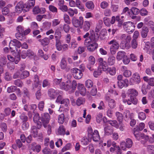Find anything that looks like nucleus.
Listing matches in <instances>:
<instances>
[{
	"mask_svg": "<svg viewBox=\"0 0 154 154\" xmlns=\"http://www.w3.org/2000/svg\"><path fill=\"white\" fill-rule=\"evenodd\" d=\"M123 26L125 30L129 33L133 32L135 29V26L134 23L131 21L124 23Z\"/></svg>",
	"mask_w": 154,
	"mask_h": 154,
	"instance_id": "f257e3e1",
	"label": "nucleus"
},
{
	"mask_svg": "<svg viewBox=\"0 0 154 154\" xmlns=\"http://www.w3.org/2000/svg\"><path fill=\"white\" fill-rule=\"evenodd\" d=\"M128 93L132 103L136 104L137 103V100L136 97L138 94L137 91L134 89H130L128 90Z\"/></svg>",
	"mask_w": 154,
	"mask_h": 154,
	"instance_id": "f03ea898",
	"label": "nucleus"
},
{
	"mask_svg": "<svg viewBox=\"0 0 154 154\" xmlns=\"http://www.w3.org/2000/svg\"><path fill=\"white\" fill-rule=\"evenodd\" d=\"M50 116L48 113H45L42 115L40 116L41 124H42L45 128L47 127L48 124L50 120Z\"/></svg>",
	"mask_w": 154,
	"mask_h": 154,
	"instance_id": "7ed1b4c3",
	"label": "nucleus"
},
{
	"mask_svg": "<svg viewBox=\"0 0 154 154\" xmlns=\"http://www.w3.org/2000/svg\"><path fill=\"white\" fill-rule=\"evenodd\" d=\"M108 44L111 45L110 48L111 53L112 54H115V51L114 50H117L119 48V45L118 42L115 39H113L108 42Z\"/></svg>",
	"mask_w": 154,
	"mask_h": 154,
	"instance_id": "20e7f679",
	"label": "nucleus"
},
{
	"mask_svg": "<svg viewBox=\"0 0 154 154\" xmlns=\"http://www.w3.org/2000/svg\"><path fill=\"white\" fill-rule=\"evenodd\" d=\"M72 23L75 27H80L81 28L83 23V18L82 17H80L79 19H77L76 17H74L72 19Z\"/></svg>",
	"mask_w": 154,
	"mask_h": 154,
	"instance_id": "39448f33",
	"label": "nucleus"
},
{
	"mask_svg": "<svg viewBox=\"0 0 154 154\" xmlns=\"http://www.w3.org/2000/svg\"><path fill=\"white\" fill-rule=\"evenodd\" d=\"M95 63V59L93 56H90L88 58V63L87 64V67L90 71L94 70L93 67Z\"/></svg>",
	"mask_w": 154,
	"mask_h": 154,
	"instance_id": "423d86ee",
	"label": "nucleus"
},
{
	"mask_svg": "<svg viewBox=\"0 0 154 154\" xmlns=\"http://www.w3.org/2000/svg\"><path fill=\"white\" fill-rule=\"evenodd\" d=\"M74 77L76 79H80L82 78L83 74L82 71L76 68H75L72 69Z\"/></svg>",
	"mask_w": 154,
	"mask_h": 154,
	"instance_id": "0eeeda50",
	"label": "nucleus"
},
{
	"mask_svg": "<svg viewBox=\"0 0 154 154\" xmlns=\"http://www.w3.org/2000/svg\"><path fill=\"white\" fill-rule=\"evenodd\" d=\"M140 82V76L137 73H135L133 75L132 77L131 78L130 80V85H133V82L137 84H139Z\"/></svg>",
	"mask_w": 154,
	"mask_h": 154,
	"instance_id": "6e6552de",
	"label": "nucleus"
},
{
	"mask_svg": "<svg viewBox=\"0 0 154 154\" xmlns=\"http://www.w3.org/2000/svg\"><path fill=\"white\" fill-rule=\"evenodd\" d=\"M25 4L22 2H19L15 8V11L16 12L20 13L22 11L25 12L24 9H26Z\"/></svg>",
	"mask_w": 154,
	"mask_h": 154,
	"instance_id": "1a4fd4ad",
	"label": "nucleus"
},
{
	"mask_svg": "<svg viewBox=\"0 0 154 154\" xmlns=\"http://www.w3.org/2000/svg\"><path fill=\"white\" fill-rule=\"evenodd\" d=\"M99 63L100 67L101 68V69L103 71H107L108 68V66L106 64V63L105 61H103V59L102 58H100L98 60Z\"/></svg>",
	"mask_w": 154,
	"mask_h": 154,
	"instance_id": "9d476101",
	"label": "nucleus"
},
{
	"mask_svg": "<svg viewBox=\"0 0 154 154\" xmlns=\"http://www.w3.org/2000/svg\"><path fill=\"white\" fill-rule=\"evenodd\" d=\"M91 24L92 23L90 21H83V24L81 28H82L84 31L87 32L90 29Z\"/></svg>",
	"mask_w": 154,
	"mask_h": 154,
	"instance_id": "9b49d317",
	"label": "nucleus"
},
{
	"mask_svg": "<svg viewBox=\"0 0 154 154\" xmlns=\"http://www.w3.org/2000/svg\"><path fill=\"white\" fill-rule=\"evenodd\" d=\"M105 98L106 100L108 101V105L110 108H114L116 106L115 100L111 98L109 96H106Z\"/></svg>",
	"mask_w": 154,
	"mask_h": 154,
	"instance_id": "f8f14e48",
	"label": "nucleus"
},
{
	"mask_svg": "<svg viewBox=\"0 0 154 154\" xmlns=\"http://www.w3.org/2000/svg\"><path fill=\"white\" fill-rule=\"evenodd\" d=\"M58 94V92L57 91L52 88L49 89L48 91V96L52 99L55 98Z\"/></svg>",
	"mask_w": 154,
	"mask_h": 154,
	"instance_id": "ddd939ff",
	"label": "nucleus"
},
{
	"mask_svg": "<svg viewBox=\"0 0 154 154\" xmlns=\"http://www.w3.org/2000/svg\"><path fill=\"white\" fill-rule=\"evenodd\" d=\"M118 85L119 88H122L124 86H128V81L127 79H125L124 80L118 81Z\"/></svg>",
	"mask_w": 154,
	"mask_h": 154,
	"instance_id": "4468645a",
	"label": "nucleus"
},
{
	"mask_svg": "<svg viewBox=\"0 0 154 154\" xmlns=\"http://www.w3.org/2000/svg\"><path fill=\"white\" fill-rule=\"evenodd\" d=\"M149 32V29L147 27L145 26L143 27L140 32L142 38H145L146 37Z\"/></svg>",
	"mask_w": 154,
	"mask_h": 154,
	"instance_id": "2eb2a0df",
	"label": "nucleus"
},
{
	"mask_svg": "<svg viewBox=\"0 0 154 154\" xmlns=\"http://www.w3.org/2000/svg\"><path fill=\"white\" fill-rule=\"evenodd\" d=\"M35 144L34 143H32L31 145L29 146V148L32 151L38 152L41 150V146L39 145L35 146Z\"/></svg>",
	"mask_w": 154,
	"mask_h": 154,
	"instance_id": "dca6fc26",
	"label": "nucleus"
},
{
	"mask_svg": "<svg viewBox=\"0 0 154 154\" xmlns=\"http://www.w3.org/2000/svg\"><path fill=\"white\" fill-rule=\"evenodd\" d=\"M92 137L94 141H98L100 139V136L97 130H95L93 134L90 136Z\"/></svg>",
	"mask_w": 154,
	"mask_h": 154,
	"instance_id": "f3484780",
	"label": "nucleus"
},
{
	"mask_svg": "<svg viewBox=\"0 0 154 154\" xmlns=\"http://www.w3.org/2000/svg\"><path fill=\"white\" fill-rule=\"evenodd\" d=\"M77 88L81 94L83 95H85L86 93V90L83 84L80 83L78 84Z\"/></svg>",
	"mask_w": 154,
	"mask_h": 154,
	"instance_id": "a211bd4d",
	"label": "nucleus"
},
{
	"mask_svg": "<svg viewBox=\"0 0 154 154\" xmlns=\"http://www.w3.org/2000/svg\"><path fill=\"white\" fill-rule=\"evenodd\" d=\"M98 47V44L96 42H94L91 44L90 45L87 47V50L91 52L94 51L95 49Z\"/></svg>",
	"mask_w": 154,
	"mask_h": 154,
	"instance_id": "6ab92c4d",
	"label": "nucleus"
},
{
	"mask_svg": "<svg viewBox=\"0 0 154 154\" xmlns=\"http://www.w3.org/2000/svg\"><path fill=\"white\" fill-rule=\"evenodd\" d=\"M104 130L105 134L108 135L112 134L113 132L112 127L109 126L104 127Z\"/></svg>",
	"mask_w": 154,
	"mask_h": 154,
	"instance_id": "aec40b11",
	"label": "nucleus"
},
{
	"mask_svg": "<svg viewBox=\"0 0 154 154\" xmlns=\"http://www.w3.org/2000/svg\"><path fill=\"white\" fill-rule=\"evenodd\" d=\"M38 41L41 43V44L43 46L48 45L50 43V40L49 38L47 37L38 40Z\"/></svg>",
	"mask_w": 154,
	"mask_h": 154,
	"instance_id": "412c9836",
	"label": "nucleus"
},
{
	"mask_svg": "<svg viewBox=\"0 0 154 154\" xmlns=\"http://www.w3.org/2000/svg\"><path fill=\"white\" fill-rule=\"evenodd\" d=\"M40 116L39 114L36 113H35L33 117V121L34 123L37 124L38 125H40L41 120H40Z\"/></svg>",
	"mask_w": 154,
	"mask_h": 154,
	"instance_id": "4be33fe9",
	"label": "nucleus"
},
{
	"mask_svg": "<svg viewBox=\"0 0 154 154\" xmlns=\"http://www.w3.org/2000/svg\"><path fill=\"white\" fill-rule=\"evenodd\" d=\"M35 4V0H29L28 5L25 4V6L26 7V9H24L25 12L29 11V8L34 5Z\"/></svg>",
	"mask_w": 154,
	"mask_h": 154,
	"instance_id": "5701e85b",
	"label": "nucleus"
},
{
	"mask_svg": "<svg viewBox=\"0 0 154 154\" xmlns=\"http://www.w3.org/2000/svg\"><path fill=\"white\" fill-rule=\"evenodd\" d=\"M9 47L11 52H15V50L17 51V49L16 48V46L14 44V42L13 41H11L9 43Z\"/></svg>",
	"mask_w": 154,
	"mask_h": 154,
	"instance_id": "b1692460",
	"label": "nucleus"
},
{
	"mask_svg": "<svg viewBox=\"0 0 154 154\" xmlns=\"http://www.w3.org/2000/svg\"><path fill=\"white\" fill-rule=\"evenodd\" d=\"M137 129L135 128L134 129V134L135 137L138 140H140L141 138H143V134H139L138 133L137 131H136Z\"/></svg>",
	"mask_w": 154,
	"mask_h": 154,
	"instance_id": "393cba45",
	"label": "nucleus"
},
{
	"mask_svg": "<svg viewBox=\"0 0 154 154\" xmlns=\"http://www.w3.org/2000/svg\"><path fill=\"white\" fill-rule=\"evenodd\" d=\"M92 41H93L92 39L90 36H89V38L85 39L84 41V45L87 48L91 44L93 43Z\"/></svg>",
	"mask_w": 154,
	"mask_h": 154,
	"instance_id": "a878e982",
	"label": "nucleus"
},
{
	"mask_svg": "<svg viewBox=\"0 0 154 154\" xmlns=\"http://www.w3.org/2000/svg\"><path fill=\"white\" fill-rule=\"evenodd\" d=\"M60 87L63 89L67 91L71 88L70 85L68 84H65L64 82H62L60 84Z\"/></svg>",
	"mask_w": 154,
	"mask_h": 154,
	"instance_id": "bb28decb",
	"label": "nucleus"
},
{
	"mask_svg": "<svg viewBox=\"0 0 154 154\" xmlns=\"http://www.w3.org/2000/svg\"><path fill=\"white\" fill-rule=\"evenodd\" d=\"M115 59L114 57L113 56H110L108 58L107 63L110 66L113 65L115 62Z\"/></svg>",
	"mask_w": 154,
	"mask_h": 154,
	"instance_id": "cd10ccee",
	"label": "nucleus"
},
{
	"mask_svg": "<svg viewBox=\"0 0 154 154\" xmlns=\"http://www.w3.org/2000/svg\"><path fill=\"white\" fill-rule=\"evenodd\" d=\"M86 7L88 9L93 10L94 7V5L92 1H89L86 2L85 4Z\"/></svg>",
	"mask_w": 154,
	"mask_h": 154,
	"instance_id": "c85d7f7f",
	"label": "nucleus"
},
{
	"mask_svg": "<svg viewBox=\"0 0 154 154\" xmlns=\"http://www.w3.org/2000/svg\"><path fill=\"white\" fill-rule=\"evenodd\" d=\"M7 63V60L5 56H3L0 57V66L5 65Z\"/></svg>",
	"mask_w": 154,
	"mask_h": 154,
	"instance_id": "c756f323",
	"label": "nucleus"
},
{
	"mask_svg": "<svg viewBox=\"0 0 154 154\" xmlns=\"http://www.w3.org/2000/svg\"><path fill=\"white\" fill-rule=\"evenodd\" d=\"M31 132L34 137H36L38 135L37 129L36 126H32L31 128Z\"/></svg>",
	"mask_w": 154,
	"mask_h": 154,
	"instance_id": "7c9ffc66",
	"label": "nucleus"
},
{
	"mask_svg": "<svg viewBox=\"0 0 154 154\" xmlns=\"http://www.w3.org/2000/svg\"><path fill=\"white\" fill-rule=\"evenodd\" d=\"M19 52H20V54L21 57L22 59H25L26 58L27 55H28L27 50H20L19 51Z\"/></svg>",
	"mask_w": 154,
	"mask_h": 154,
	"instance_id": "2f4dec72",
	"label": "nucleus"
},
{
	"mask_svg": "<svg viewBox=\"0 0 154 154\" xmlns=\"http://www.w3.org/2000/svg\"><path fill=\"white\" fill-rule=\"evenodd\" d=\"M58 46L59 47L60 49L59 50V49H58V48H56L59 51H61L62 49L63 51H65L68 49V45L66 44H64L63 45H61V44H60Z\"/></svg>",
	"mask_w": 154,
	"mask_h": 154,
	"instance_id": "473e14b6",
	"label": "nucleus"
},
{
	"mask_svg": "<svg viewBox=\"0 0 154 154\" xmlns=\"http://www.w3.org/2000/svg\"><path fill=\"white\" fill-rule=\"evenodd\" d=\"M29 75V72L27 71H24L20 73V79H23L28 77Z\"/></svg>",
	"mask_w": 154,
	"mask_h": 154,
	"instance_id": "72a5a7b5",
	"label": "nucleus"
},
{
	"mask_svg": "<svg viewBox=\"0 0 154 154\" xmlns=\"http://www.w3.org/2000/svg\"><path fill=\"white\" fill-rule=\"evenodd\" d=\"M75 6L79 9H81L82 11H85V8L82 4V3L79 0H76L75 1Z\"/></svg>",
	"mask_w": 154,
	"mask_h": 154,
	"instance_id": "f704fd0d",
	"label": "nucleus"
},
{
	"mask_svg": "<svg viewBox=\"0 0 154 154\" xmlns=\"http://www.w3.org/2000/svg\"><path fill=\"white\" fill-rule=\"evenodd\" d=\"M125 52L124 51H119L117 53L116 58L119 60H121L122 58L125 57Z\"/></svg>",
	"mask_w": 154,
	"mask_h": 154,
	"instance_id": "c9c22d12",
	"label": "nucleus"
},
{
	"mask_svg": "<svg viewBox=\"0 0 154 154\" xmlns=\"http://www.w3.org/2000/svg\"><path fill=\"white\" fill-rule=\"evenodd\" d=\"M65 120V116L64 114L62 113L59 115L58 117V122L60 124H62Z\"/></svg>",
	"mask_w": 154,
	"mask_h": 154,
	"instance_id": "e433bc0d",
	"label": "nucleus"
},
{
	"mask_svg": "<svg viewBox=\"0 0 154 154\" xmlns=\"http://www.w3.org/2000/svg\"><path fill=\"white\" fill-rule=\"evenodd\" d=\"M54 37L56 40L55 45L56 48H58V49H59V50L60 49V48L58 46V45L60 44H61V42L60 40L61 37L55 36Z\"/></svg>",
	"mask_w": 154,
	"mask_h": 154,
	"instance_id": "4c0bfd02",
	"label": "nucleus"
},
{
	"mask_svg": "<svg viewBox=\"0 0 154 154\" xmlns=\"http://www.w3.org/2000/svg\"><path fill=\"white\" fill-rule=\"evenodd\" d=\"M58 133L60 134L64 135L65 134V129L63 125L60 126L58 129Z\"/></svg>",
	"mask_w": 154,
	"mask_h": 154,
	"instance_id": "58836bf2",
	"label": "nucleus"
},
{
	"mask_svg": "<svg viewBox=\"0 0 154 154\" xmlns=\"http://www.w3.org/2000/svg\"><path fill=\"white\" fill-rule=\"evenodd\" d=\"M14 84L20 87L22 86L23 83L20 79H17L14 82Z\"/></svg>",
	"mask_w": 154,
	"mask_h": 154,
	"instance_id": "ea45409f",
	"label": "nucleus"
},
{
	"mask_svg": "<svg viewBox=\"0 0 154 154\" xmlns=\"http://www.w3.org/2000/svg\"><path fill=\"white\" fill-rule=\"evenodd\" d=\"M126 144L127 148H131L133 144V142L132 140L130 138H127L126 140Z\"/></svg>",
	"mask_w": 154,
	"mask_h": 154,
	"instance_id": "a19ab883",
	"label": "nucleus"
},
{
	"mask_svg": "<svg viewBox=\"0 0 154 154\" xmlns=\"http://www.w3.org/2000/svg\"><path fill=\"white\" fill-rule=\"evenodd\" d=\"M116 116L118 120L120 122H122L123 119L122 114L119 112H117L116 113Z\"/></svg>",
	"mask_w": 154,
	"mask_h": 154,
	"instance_id": "79ce46f5",
	"label": "nucleus"
},
{
	"mask_svg": "<svg viewBox=\"0 0 154 154\" xmlns=\"http://www.w3.org/2000/svg\"><path fill=\"white\" fill-rule=\"evenodd\" d=\"M90 37L94 42H96L98 40L99 38V35L97 33L95 34L94 35L92 34Z\"/></svg>",
	"mask_w": 154,
	"mask_h": 154,
	"instance_id": "37998d69",
	"label": "nucleus"
},
{
	"mask_svg": "<svg viewBox=\"0 0 154 154\" xmlns=\"http://www.w3.org/2000/svg\"><path fill=\"white\" fill-rule=\"evenodd\" d=\"M131 11L134 15H137L140 12V10L137 8L133 7L131 8Z\"/></svg>",
	"mask_w": 154,
	"mask_h": 154,
	"instance_id": "c03bdc74",
	"label": "nucleus"
},
{
	"mask_svg": "<svg viewBox=\"0 0 154 154\" xmlns=\"http://www.w3.org/2000/svg\"><path fill=\"white\" fill-rule=\"evenodd\" d=\"M85 85L87 88H90L93 86V83L91 80H88L85 82Z\"/></svg>",
	"mask_w": 154,
	"mask_h": 154,
	"instance_id": "a18cd8bd",
	"label": "nucleus"
},
{
	"mask_svg": "<svg viewBox=\"0 0 154 154\" xmlns=\"http://www.w3.org/2000/svg\"><path fill=\"white\" fill-rule=\"evenodd\" d=\"M34 82H35V87L37 88L39 83V79L38 76L37 75H35L34 78Z\"/></svg>",
	"mask_w": 154,
	"mask_h": 154,
	"instance_id": "49530a36",
	"label": "nucleus"
},
{
	"mask_svg": "<svg viewBox=\"0 0 154 154\" xmlns=\"http://www.w3.org/2000/svg\"><path fill=\"white\" fill-rule=\"evenodd\" d=\"M61 104H63L65 106L67 107L69 104V101L68 99H63Z\"/></svg>",
	"mask_w": 154,
	"mask_h": 154,
	"instance_id": "de8ad7c7",
	"label": "nucleus"
},
{
	"mask_svg": "<svg viewBox=\"0 0 154 154\" xmlns=\"http://www.w3.org/2000/svg\"><path fill=\"white\" fill-rule=\"evenodd\" d=\"M107 71L109 72V74L111 75H113L116 73V68L114 67L109 68Z\"/></svg>",
	"mask_w": 154,
	"mask_h": 154,
	"instance_id": "09e8293b",
	"label": "nucleus"
},
{
	"mask_svg": "<svg viewBox=\"0 0 154 154\" xmlns=\"http://www.w3.org/2000/svg\"><path fill=\"white\" fill-rule=\"evenodd\" d=\"M66 62L65 59H63L61 61L60 66L62 69H64L66 67Z\"/></svg>",
	"mask_w": 154,
	"mask_h": 154,
	"instance_id": "8fccbe9b",
	"label": "nucleus"
},
{
	"mask_svg": "<svg viewBox=\"0 0 154 154\" xmlns=\"http://www.w3.org/2000/svg\"><path fill=\"white\" fill-rule=\"evenodd\" d=\"M102 70L101 68L99 67L98 68L97 71H95L94 73V75L95 77H97V76L100 75L102 72Z\"/></svg>",
	"mask_w": 154,
	"mask_h": 154,
	"instance_id": "3c124183",
	"label": "nucleus"
},
{
	"mask_svg": "<svg viewBox=\"0 0 154 154\" xmlns=\"http://www.w3.org/2000/svg\"><path fill=\"white\" fill-rule=\"evenodd\" d=\"M137 46V44L136 40L134 39H133L131 42V46L133 48H136Z\"/></svg>",
	"mask_w": 154,
	"mask_h": 154,
	"instance_id": "603ef678",
	"label": "nucleus"
},
{
	"mask_svg": "<svg viewBox=\"0 0 154 154\" xmlns=\"http://www.w3.org/2000/svg\"><path fill=\"white\" fill-rule=\"evenodd\" d=\"M28 55L27 56L29 58H32L33 57H35V56L34 53L31 50H27Z\"/></svg>",
	"mask_w": 154,
	"mask_h": 154,
	"instance_id": "864d4df0",
	"label": "nucleus"
},
{
	"mask_svg": "<svg viewBox=\"0 0 154 154\" xmlns=\"http://www.w3.org/2000/svg\"><path fill=\"white\" fill-rule=\"evenodd\" d=\"M63 18L65 22L66 23L68 24H70L71 23L69 17L68 15L66 14H64Z\"/></svg>",
	"mask_w": 154,
	"mask_h": 154,
	"instance_id": "5fc2aeb1",
	"label": "nucleus"
},
{
	"mask_svg": "<svg viewBox=\"0 0 154 154\" xmlns=\"http://www.w3.org/2000/svg\"><path fill=\"white\" fill-rule=\"evenodd\" d=\"M145 113L143 112H140L138 114V117L141 120H143L146 118Z\"/></svg>",
	"mask_w": 154,
	"mask_h": 154,
	"instance_id": "6e6d98bb",
	"label": "nucleus"
},
{
	"mask_svg": "<svg viewBox=\"0 0 154 154\" xmlns=\"http://www.w3.org/2000/svg\"><path fill=\"white\" fill-rule=\"evenodd\" d=\"M4 112L5 116H8L11 113V109L9 107L6 108L4 109Z\"/></svg>",
	"mask_w": 154,
	"mask_h": 154,
	"instance_id": "4d7b16f0",
	"label": "nucleus"
},
{
	"mask_svg": "<svg viewBox=\"0 0 154 154\" xmlns=\"http://www.w3.org/2000/svg\"><path fill=\"white\" fill-rule=\"evenodd\" d=\"M20 72L19 71H17L13 74L12 77L14 79H17L19 78L20 79Z\"/></svg>",
	"mask_w": 154,
	"mask_h": 154,
	"instance_id": "13d9d810",
	"label": "nucleus"
},
{
	"mask_svg": "<svg viewBox=\"0 0 154 154\" xmlns=\"http://www.w3.org/2000/svg\"><path fill=\"white\" fill-rule=\"evenodd\" d=\"M2 14L4 15H6L9 12V10L7 7H4L2 10Z\"/></svg>",
	"mask_w": 154,
	"mask_h": 154,
	"instance_id": "bf43d9fd",
	"label": "nucleus"
},
{
	"mask_svg": "<svg viewBox=\"0 0 154 154\" xmlns=\"http://www.w3.org/2000/svg\"><path fill=\"white\" fill-rule=\"evenodd\" d=\"M84 101V99L82 97L79 98L76 100V104L78 106H80L83 103Z\"/></svg>",
	"mask_w": 154,
	"mask_h": 154,
	"instance_id": "052dcab7",
	"label": "nucleus"
},
{
	"mask_svg": "<svg viewBox=\"0 0 154 154\" xmlns=\"http://www.w3.org/2000/svg\"><path fill=\"white\" fill-rule=\"evenodd\" d=\"M59 9L63 12H66L68 10V8L65 5H63L59 6Z\"/></svg>",
	"mask_w": 154,
	"mask_h": 154,
	"instance_id": "680f3d73",
	"label": "nucleus"
},
{
	"mask_svg": "<svg viewBox=\"0 0 154 154\" xmlns=\"http://www.w3.org/2000/svg\"><path fill=\"white\" fill-rule=\"evenodd\" d=\"M16 88H17V87L14 86L8 87L7 88V91L9 93L13 92L15 90Z\"/></svg>",
	"mask_w": 154,
	"mask_h": 154,
	"instance_id": "e2e57ef3",
	"label": "nucleus"
},
{
	"mask_svg": "<svg viewBox=\"0 0 154 154\" xmlns=\"http://www.w3.org/2000/svg\"><path fill=\"white\" fill-rule=\"evenodd\" d=\"M17 30L18 32V33L23 34L24 32V30L23 28L21 26H19L17 28Z\"/></svg>",
	"mask_w": 154,
	"mask_h": 154,
	"instance_id": "0e129e2a",
	"label": "nucleus"
},
{
	"mask_svg": "<svg viewBox=\"0 0 154 154\" xmlns=\"http://www.w3.org/2000/svg\"><path fill=\"white\" fill-rule=\"evenodd\" d=\"M147 149L148 151L150 152H154V146L149 145L147 146Z\"/></svg>",
	"mask_w": 154,
	"mask_h": 154,
	"instance_id": "69168bd1",
	"label": "nucleus"
},
{
	"mask_svg": "<svg viewBox=\"0 0 154 154\" xmlns=\"http://www.w3.org/2000/svg\"><path fill=\"white\" fill-rule=\"evenodd\" d=\"M33 11L34 14H38L41 11V10L39 7L37 6H35L33 9Z\"/></svg>",
	"mask_w": 154,
	"mask_h": 154,
	"instance_id": "338daca9",
	"label": "nucleus"
},
{
	"mask_svg": "<svg viewBox=\"0 0 154 154\" xmlns=\"http://www.w3.org/2000/svg\"><path fill=\"white\" fill-rule=\"evenodd\" d=\"M108 6V3L105 1L102 2L100 4L101 7L103 9H105Z\"/></svg>",
	"mask_w": 154,
	"mask_h": 154,
	"instance_id": "774afa93",
	"label": "nucleus"
}]
</instances>
